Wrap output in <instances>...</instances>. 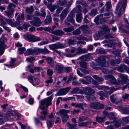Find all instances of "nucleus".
<instances>
[{"instance_id": "f257e3e1", "label": "nucleus", "mask_w": 129, "mask_h": 129, "mask_svg": "<svg viewBox=\"0 0 129 129\" xmlns=\"http://www.w3.org/2000/svg\"><path fill=\"white\" fill-rule=\"evenodd\" d=\"M119 76L122 79L118 80V81H117L114 77L111 75L109 74L105 76L104 77L106 80L112 81L116 84H124L127 82L128 79L126 75L121 74Z\"/></svg>"}, {"instance_id": "f03ea898", "label": "nucleus", "mask_w": 129, "mask_h": 129, "mask_svg": "<svg viewBox=\"0 0 129 129\" xmlns=\"http://www.w3.org/2000/svg\"><path fill=\"white\" fill-rule=\"evenodd\" d=\"M127 3V0H123L122 2H119L117 4L115 13H118L117 16L120 17L125 11Z\"/></svg>"}, {"instance_id": "7ed1b4c3", "label": "nucleus", "mask_w": 129, "mask_h": 129, "mask_svg": "<svg viewBox=\"0 0 129 129\" xmlns=\"http://www.w3.org/2000/svg\"><path fill=\"white\" fill-rule=\"evenodd\" d=\"M48 50L46 48L41 49L40 48H35L33 49H28L24 53L25 55L31 54H46L48 53Z\"/></svg>"}, {"instance_id": "20e7f679", "label": "nucleus", "mask_w": 129, "mask_h": 129, "mask_svg": "<svg viewBox=\"0 0 129 129\" xmlns=\"http://www.w3.org/2000/svg\"><path fill=\"white\" fill-rule=\"evenodd\" d=\"M7 41V40L4 37V35H2L0 39V56L4 53V50L5 49L6 45L5 44Z\"/></svg>"}, {"instance_id": "39448f33", "label": "nucleus", "mask_w": 129, "mask_h": 129, "mask_svg": "<svg viewBox=\"0 0 129 129\" xmlns=\"http://www.w3.org/2000/svg\"><path fill=\"white\" fill-rule=\"evenodd\" d=\"M24 39L30 42H34L41 40L39 37H37L34 35L25 34L24 35Z\"/></svg>"}, {"instance_id": "423d86ee", "label": "nucleus", "mask_w": 129, "mask_h": 129, "mask_svg": "<svg viewBox=\"0 0 129 129\" xmlns=\"http://www.w3.org/2000/svg\"><path fill=\"white\" fill-rule=\"evenodd\" d=\"M71 52L72 53H73L75 52L76 53L74 54H67L66 55L67 56L70 57H73L77 55L81 54V48L80 47L74 48L71 50Z\"/></svg>"}, {"instance_id": "0eeeda50", "label": "nucleus", "mask_w": 129, "mask_h": 129, "mask_svg": "<svg viewBox=\"0 0 129 129\" xmlns=\"http://www.w3.org/2000/svg\"><path fill=\"white\" fill-rule=\"evenodd\" d=\"M53 98V96L52 95L46 99L43 100L41 102V105L43 106H45L47 108L48 106L51 104V101Z\"/></svg>"}, {"instance_id": "6e6552de", "label": "nucleus", "mask_w": 129, "mask_h": 129, "mask_svg": "<svg viewBox=\"0 0 129 129\" xmlns=\"http://www.w3.org/2000/svg\"><path fill=\"white\" fill-rule=\"evenodd\" d=\"M89 106L90 108L95 109H99L104 108V105L98 102H94L90 103Z\"/></svg>"}, {"instance_id": "1a4fd4ad", "label": "nucleus", "mask_w": 129, "mask_h": 129, "mask_svg": "<svg viewBox=\"0 0 129 129\" xmlns=\"http://www.w3.org/2000/svg\"><path fill=\"white\" fill-rule=\"evenodd\" d=\"M105 20L103 17V15L100 14L97 16L94 20V21L97 25L100 23L102 24L104 23Z\"/></svg>"}, {"instance_id": "9d476101", "label": "nucleus", "mask_w": 129, "mask_h": 129, "mask_svg": "<svg viewBox=\"0 0 129 129\" xmlns=\"http://www.w3.org/2000/svg\"><path fill=\"white\" fill-rule=\"evenodd\" d=\"M27 78L28 80L32 84L34 85L38 84L39 82V79L37 78L34 77L31 75H29Z\"/></svg>"}, {"instance_id": "9b49d317", "label": "nucleus", "mask_w": 129, "mask_h": 129, "mask_svg": "<svg viewBox=\"0 0 129 129\" xmlns=\"http://www.w3.org/2000/svg\"><path fill=\"white\" fill-rule=\"evenodd\" d=\"M33 21H30L31 24L35 26H39L40 25L41 22L40 19L38 17H34L33 18Z\"/></svg>"}, {"instance_id": "f8f14e48", "label": "nucleus", "mask_w": 129, "mask_h": 129, "mask_svg": "<svg viewBox=\"0 0 129 129\" xmlns=\"http://www.w3.org/2000/svg\"><path fill=\"white\" fill-rule=\"evenodd\" d=\"M75 15L73 11H71L67 18V21L70 22L73 25H75V20L74 18Z\"/></svg>"}, {"instance_id": "ddd939ff", "label": "nucleus", "mask_w": 129, "mask_h": 129, "mask_svg": "<svg viewBox=\"0 0 129 129\" xmlns=\"http://www.w3.org/2000/svg\"><path fill=\"white\" fill-rule=\"evenodd\" d=\"M88 27L86 25H83L80 26L79 28L83 31L84 34H89L91 33L90 30L88 29Z\"/></svg>"}, {"instance_id": "4468645a", "label": "nucleus", "mask_w": 129, "mask_h": 129, "mask_svg": "<svg viewBox=\"0 0 129 129\" xmlns=\"http://www.w3.org/2000/svg\"><path fill=\"white\" fill-rule=\"evenodd\" d=\"M64 67L61 64H57L55 67V71L58 73L63 72Z\"/></svg>"}, {"instance_id": "2eb2a0df", "label": "nucleus", "mask_w": 129, "mask_h": 129, "mask_svg": "<svg viewBox=\"0 0 129 129\" xmlns=\"http://www.w3.org/2000/svg\"><path fill=\"white\" fill-rule=\"evenodd\" d=\"M85 94L90 95L94 93V90L90 87H87L83 90Z\"/></svg>"}, {"instance_id": "dca6fc26", "label": "nucleus", "mask_w": 129, "mask_h": 129, "mask_svg": "<svg viewBox=\"0 0 129 129\" xmlns=\"http://www.w3.org/2000/svg\"><path fill=\"white\" fill-rule=\"evenodd\" d=\"M73 3V1L71 0L68 2H66L65 1V4H67V8H65V16L69 12V8L71 6Z\"/></svg>"}, {"instance_id": "f3484780", "label": "nucleus", "mask_w": 129, "mask_h": 129, "mask_svg": "<svg viewBox=\"0 0 129 129\" xmlns=\"http://www.w3.org/2000/svg\"><path fill=\"white\" fill-rule=\"evenodd\" d=\"M107 57L106 55L102 56L99 57L96 59V61L98 63L99 65L100 64V63L105 61L106 58Z\"/></svg>"}, {"instance_id": "a211bd4d", "label": "nucleus", "mask_w": 129, "mask_h": 129, "mask_svg": "<svg viewBox=\"0 0 129 129\" xmlns=\"http://www.w3.org/2000/svg\"><path fill=\"white\" fill-rule=\"evenodd\" d=\"M57 115H58L62 118V120L64 122V110L63 109L60 110L59 111L56 113Z\"/></svg>"}, {"instance_id": "6ab92c4d", "label": "nucleus", "mask_w": 129, "mask_h": 129, "mask_svg": "<svg viewBox=\"0 0 129 129\" xmlns=\"http://www.w3.org/2000/svg\"><path fill=\"white\" fill-rule=\"evenodd\" d=\"M52 33L54 35L59 36H62L64 34V32L60 30H55L53 31Z\"/></svg>"}, {"instance_id": "aec40b11", "label": "nucleus", "mask_w": 129, "mask_h": 129, "mask_svg": "<svg viewBox=\"0 0 129 129\" xmlns=\"http://www.w3.org/2000/svg\"><path fill=\"white\" fill-rule=\"evenodd\" d=\"M106 93H105L104 92L102 91H100L99 92L96 93V94L99 95L100 96H104L106 98H107L109 97V96L108 95V94L107 93V91H105Z\"/></svg>"}, {"instance_id": "412c9836", "label": "nucleus", "mask_w": 129, "mask_h": 129, "mask_svg": "<svg viewBox=\"0 0 129 129\" xmlns=\"http://www.w3.org/2000/svg\"><path fill=\"white\" fill-rule=\"evenodd\" d=\"M58 7V5L56 4L52 6L50 4V5L47 6V8L52 12H54L55 10Z\"/></svg>"}, {"instance_id": "4be33fe9", "label": "nucleus", "mask_w": 129, "mask_h": 129, "mask_svg": "<svg viewBox=\"0 0 129 129\" xmlns=\"http://www.w3.org/2000/svg\"><path fill=\"white\" fill-rule=\"evenodd\" d=\"M40 114L41 115V116L39 118L43 120H46V116L47 114V111H42L41 112Z\"/></svg>"}, {"instance_id": "5701e85b", "label": "nucleus", "mask_w": 129, "mask_h": 129, "mask_svg": "<svg viewBox=\"0 0 129 129\" xmlns=\"http://www.w3.org/2000/svg\"><path fill=\"white\" fill-rule=\"evenodd\" d=\"M86 98L88 101L90 102L92 101L95 102L96 101V98L94 97V96L93 95L86 96Z\"/></svg>"}, {"instance_id": "b1692460", "label": "nucleus", "mask_w": 129, "mask_h": 129, "mask_svg": "<svg viewBox=\"0 0 129 129\" xmlns=\"http://www.w3.org/2000/svg\"><path fill=\"white\" fill-rule=\"evenodd\" d=\"M82 19V13L80 12L76 15V19L78 22L80 23L81 22Z\"/></svg>"}, {"instance_id": "393cba45", "label": "nucleus", "mask_w": 129, "mask_h": 129, "mask_svg": "<svg viewBox=\"0 0 129 129\" xmlns=\"http://www.w3.org/2000/svg\"><path fill=\"white\" fill-rule=\"evenodd\" d=\"M96 87L99 90H104L105 91L106 90V89L109 90V87L104 85L100 86L98 85L96 86Z\"/></svg>"}, {"instance_id": "a878e982", "label": "nucleus", "mask_w": 129, "mask_h": 129, "mask_svg": "<svg viewBox=\"0 0 129 129\" xmlns=\"http://www.w3.org/2000/svg\"><path fill=\"white\" fill-rule=\"evenodd\" d=\"M101 70L105 74L109 73L112 74L113 72V71L112 70L109 71L108 69L105 68H102Z\"/></svg>"}, {"instance_id": "bb28decb", "label": "nucleus", "mask_w": 129, "mask_h": 129, "mask_svg": "<svg viewBox=\"0 0 129 129\" xmlns=\"http://www.w3.org/2000/svg\"><path fill=\"white\" fill-rule=\"evenodd\" d=\"M14 12V11L12 10V11H11L8 9L7 11H5V12L6 15L9 18H10L12 16Z\"/></svg>"}, {"instance_id": "cd10ccee", "label": "nucleus", "mask_w": 129, "mask_h": 129, "mask_svg": "<svg viewBox=\"0 0 129 129\" xmlns=\"http://www.w3.org/2000/svg\"><path fill=\"white\" fill-rule=\"evenodd\" d=\"M106 10L107 12H109L110 11L111 8V2L110 1H108L106 2Z\"/></svg>"}, {"instance_id": "c85d7f7f", "label": "nucleus", "mask_w": 129, "mask_h": 129, "mask_svg": "<svg viewBox=\"0 0 129 129\" xmlns=\"http://www.w3.org/2000/svg\"><path fill=\"white\" fill-rule=\"evenodd\" d=\"M80 67L82 69L86 68L87 67L88 64L87 63L84 61H80L79 63Z\"/></svg>"}, {"instance_id": "c756f323", "label": "nucleus", "mask_w": 129, "mask_h": 129, "mask_svg": "<svg viewBox=\"0 0 129 129\" xmlns=\"http://www.w3.org/2000/svg\"><path fill=\"white\" fill-rule=\"evenodd\" d=\"M34 9L33 6H31L30 8L26 7L25 11L27 13L31 14L34 11Z\"/></svg>"}, {"instance_id": "7c9ffc66", "label": "nucleus", "mask_w": 129, "mask_h": 129, "mask_svg": "<svg viewBox=\"0 0 129 129\" xmlns=\"http://www.w3.org/2000/svg\"><path fill=\"white\" fill-rule=\"evenodd\" d=\"M126 66L122 64L117 68L119 72H123L125 70Z\"/></svg>"}, {"instance_id": "2f4dec72", "label": "nucleus", "mask_w": 129, "mask_h": 129, "mask_svg": "<svg viewBox=\"0 0 129 129\" xmlns=\"http://www.w3.org/2000/svg\"><path fill=\"white\" fill-rule=\"evenodd\" d=\"M98 13L97 10L96 9H94L91 10L89 13L90 15L92 17H94Z\"/></svg>"}, {"instance_id": "473e14b6", "label": "nucleus", "mask_w": 129, "mask_h": 129, "mask_svg": "<svg viewBox=\"0 0 129 129\" xmlns=\"http://www.w3.org/2000/svg\"><path fill=\"white\" fill-rule=\"evenodd\" d=\"M53 20L55 21V24L58 26V21H59L57 17H58V15L56 14H54L53 15Z\"/></svg>"}, {"instance_id": "72a5a7b5", "label": "nucleus", "mask_w": 129, "mask_h": 129, "mask_svg": "<svg viewBox=\"0 0 129 129\" xmlns=\"http://www.w3.org/2000/svg\"><path fill=\"white\" fill-rule=\"evenodd\" d=\"M108 116L110 120H114L117 119V118L115 117V114L112 112L109 114Z\"/></svg>"}, {"instance_id": "f704fd0d", "label": "nucleus", "mask_w": 129, "mask_h": 129, "mask_svg": "<svg viewBox=\"0 0 129 129\" xmlns=\"http://www.w3.org/2000/svg\"><path fill=\"white\" fill-rule=\"evenodd\" d=\"M109 63L108 61H105L103 62L100 63V64L99 66L102 67H108L109 66Z\"/></svg>"}, {"instance_id": "c9c22d12", "label": "nucleus", "mask_w": 129, "mask_h": 129, "mask_svg": "<svg viewBox=\"0 0 129 129\" xmlns=\"http://www.w3.org/2000/svg\"><path fill=\"white\" fill-rule=\"evenodd\" d=\"M6 21L11 26H16V25L13 23L11 19H6Z\"/></svg>"}, {"instance_id": "e433bc0d", "label": "nucleus", "mask_w": 129, "mask_h": 129, "mask_svg": "<svg viewBox=\"0 0 129 129\" xmlns=\"http://www.w3.org/2000/svg\"><path fill=\"white\" fill-rule=\"evenodd\" d=\"M16 7V6L13 3H10L8 5L7 9L11 11H12V10H14L13 9L15 8Z\"/></svg>"}, {"instance_id": "4c0bfd02", "label": "nucleus", "mask_w": 129, "mask_h": 129, "mask_svg": "<svg viewBox=\"0 0 129 129\" xmlns=\"http://www.w3.org/2000/svg\"><path fill=\"white\" fill-rule=\"evenodd\" d=\"M71 105L73 106H75L76 108H80L82 110H84V108L82 106L81 104H78L76 103H72Z\"/></svg>"}, {"instance_id": "58836bf2", "label": "nucleus", "mask_w": 129, "mask_h": 129, "mask_svg": "<svg viewBox=\"0 0 129 129\" xmlns=\"http://www.w3.org/2000/svg\"><path fill=\"white\" fill-rule=\"evenodd\" d=\"M80 69L82 72L86 74H89L90 71V70L88 69V67L86 68Z\"/></svg>"}, {"instance_id": "ea45409f", "label": "nucleus", "mask_w": 129, "mask_h": 129, "mask_svg": "<svg viewBox=\"0 0 129 129\" xmlns=\"http://www.w3.org/2000/svg\"><path fill=\"white\" fill-rule=\"evenodd\" d=\"M47 19L44 21L45 23L47 24H48L50 23L52 21L51 17L50 16H47L46 17Z\"/></svg>"}, {"instance_id": "a19ab883", "label": "nucleus", "mask_w": 129, "mask_h": 129, "mask_svg": "<svg viewBox=\"0 0 129 129\" xmlns=\"http://www.w3.org/2000/svg\"><path fill=\"white\" fill-rule=\"evenodd\" d=\"M80 91L79 88V87H76L74 88L72 91H71V93L72 94L78 93Z\"/></svg>"}, {"instance_id": "79ce46f5", "label": "nucleus", "mask_w": 129, "mask_h": 129, "mask_svg": "<svg viewBox=\"0 0 129 129\" xmlns=\"http://www.w3.org/2000/svg\"><path fill=\"white\" fill-rule=\"evenodd\" d=\"M121 108L122 109L121 111V113L123 114H127L129 113V108H124L122 107H121Z\"/></svg>"}, {"instance_id": "37998d69", "label": "nucleus", "mask_w": 129, "mask_h": 129, "mask_svg": "<svg viewBox=\"0 0 129 129\" xmlns=\"http://www.w3.org/2000/svg\"><path fill=\"white\" fill-rule=\"evenodd\" d=\"M49 47L51 49L53 50V51L56 50L57 49H58L57 44H53L52 45H50Z\"/></svg>"}, {"instance_id": "c03bdc74", "label": "nucleus", "mask_w": 129, "mask_h": 129, "mask_svg": "<svg viewBox=\"0 0 129 129\" xmlns=\"http://www.w3.org/2000/svg\"><path fill=\"white\" fill-rule=\"evenodd\" d=\"M104 117L99 116L96 117V120L97 122L99 123H101L105 121Z\"/></svg>"}, {"instance_id": "a18cd8bd", "label": "nucleus", "mask_w": 129, "mask_h": 129, "mask_svg": "<svg viewBox=\"0 0 129 129\" xmlns=\"http://www.w3.org/2000/svg\"><path fill=\"white\" fill-rule=\"evenodd\" d=\"M24 19V13H22L21 16L19 15L17 18V20L18 21H23Z\"/></svg>"}, {"instance_id": "49530a36", "label": "nucleus", "mask_w": 129, "mask_h": 129, "mask_svg": "<svg viewBox=\"0 0 129 129\" xmlns=\"http://www.w3.org/2000/svg\"><path fill=\"white\" fill-rule=\"evenodd\" d=\"M64 80V77L62 78L61 77H58V79L57 80V82L56 83L57 84L59 85L60 83H62L63 85H64V83H62V82Z\"/></svg>"}, {"instance_id": "de8ad7c7", "label": "nucleus", "mask_w": 129, "mask_h": 129, "mask_svg": "<svg viewBox=\"0 0 129 129\" xmlns=\"http://www.w3.org/2000/svg\"><path fill=\"white\" fill-rule=\"evenodd\" d=\"M122 98L124 101L129 99V94L127 93L123 94L122 95Z\"/></svg>"}, {"instance_id": "09e8293b", "label": "nucleus", "mask_w": 129, "mask_h": 129, "mask_svg": "<svg viewBox=\"0 0 129 129\" xmlns=\"http://www.w3.org/2000/svg\"><path fill=\"white\" fill-rule=\"evenodd\" d=\"M56 95H63L64 94V89L63 88L60 89L59 91L57 92Z\"/></svg>"}, {"instance_id": "8fccbe9b", "label": "nucleus", "mask_w": 129, "mask_h": 129, "mask_svg": "<svg viewBox=\"0 0 129 129\" xmlns=\"http://www.w3.org/2000/svg\"><path fill=\"white\" fill-rule=\"evenodd\" d=\"M97 63L93 62H92L90 63V66H91L93 67V69L96 70H99L101 68L99 67L94 66L96 65Z\"/></svg>"}, {"instance_id": "3c124183", "label": "nucleus", "mask_w": 129, "mask_h": 129, "mask_svg": "<svg viewBox=\"0 0 129 129\" xmlns=\"http://www.w3.org/2000/svg\"><path fill=\"white\" fill-rule=\"evenodd\" d=\"M114 122V125L115 127L117 128L121 126V124L119 121H111V123L112 124Z\"/></svg>"}, {"instance_id": "603ef678", "label": "nucleus", "mask_w": 129, "mask_h": 129, "mask_svg": "<svg viewBox=\"0 0 129 129\" xmlns=\"http://www.w3.org/2000/svg\"><path fill=\"white\" fill-rule=\"evenodd\" d=\"M117 89V88H115L114 86H113L111 87V90L109 91H107V93H108L109 94H110L114 91Z\"/></svg>"}, {"instance_id": "864d4df0", "label": "nucleus", "mask_w": 129, "mask_h": 129, "mask_svg": "<svg viewBox=\"0 0 129 129\" xmlns=\"http://www.w3.org/2000/svg\"><path fill=\"white\" fill-rule=\"evenodd\" d=\"M87 119L88 117H87L84 116H81L79 118L78 122L80 123L82 121H84L85 120H87Z\"/></svg>"}, {"instance_id": "5fc2aeb1", "label": "nucleus", "mask_w": 129, "mask_h": 129, "mask_svg": "<svg viewBox=\"0 0 129 129\" xmlns=\"http://www.w3.org/2000/svg\"><path fill=\"white\" fill-rule=\"evenodd\" d=\"M74 30L73 26L72 25L70 27L65 28V32H71Z\"/></svg>"}, {"instance_id": "6e6d98bb", "label": "nucleus", "mask_w": 129, "mask_h": 129, "mask_svg": "<svg viewBox=\"0 0 129 129\" xmlns=\"http://www.w3.org/2000/svg\"><path fill=\"white\" fill-rule=\"evenodd\" d=\"M97 52L99 54H106L107 52L104 49H99L96 50Z\"/></svg>"}, {"instance_id": "4d7b16f0", "label": "nucleus", "mask_w": 129, "mask_h": 129, "mask_svg": "<svg viewBox=\"0 0 129 129\" xmlns=\"http://www.w3.org/2000/svg\"><path fill=\"white\" fill-rule=\"evenodd\" d=\"M46 59L47 60V63L49 64H53L54 63V60L53 58L51 57H47Z\"/></svg>"}, {"instance_id": "13d9d810", "label": "nucleus", "mask_w": 129, "mask_h": 129, "mask_svg": "<svg viewBox=\"0 0 129 129\" xmlns=\"http://www.w3.org/2000/svg\"><path fill=\"white\" fill-rule=\"evenodd\" d=\"M81 6L79 5H77L76 8L74 9L73 10L74 11H73L74 12V11H75L77 13H78L79 12L78 11L80 12L81 11Z\"/></svg>"}, {"instance_id": "bf43d9fd", "label": "nucleus", "mask_w": 129, "mask_h": 129, "mask_svg": "<svg viewBox=\"0 0 129 129\" xmlns=\"http://www.w3.org/2000/svg\"><path fill=\"white\" fill-rule=\"evenodd\" d=\"M25 50L26 49L24 47L20 48L18 49V53L20 54H22L23 53Z\"/></svg>"}, {"instance_id": "052dcab7", "label": "nucleus", "mask_w": 129, "mask_h": 129, "mask_svg": "<svg viewBox=\"0 0 129 129\" xmlns=\"http://www.w3.org/2000/svg\"><path fill=\"white\" fill-rule=\"evenodd\" d=\"M66 124L68 125V126L70 129H75L76 128V125L71 124L68 122H67Z\"/></svg>"}, {"instance_id": "680f3d73", "label": "nucleus", "mask_w": 129, "mask_h": 129, "mask_svg": "<svg viewBox=\"0 0 129 129\" xmlns=\"http://www.w3.org/2000/svg\"><path fill=\"white\" fill-rule=\"evenodd\" d=\"M110 99L111 101L113 103H117L118 102V100L116 98L113 96H111Z\"/></svg>"}, {"instance_id": "e2e57ef3", "label": "nucleus", "mask_w": 129, "mask_h": 129, "mask_svg": "<svg viewBox=\"0 0 129 129\" xmlns=\"http://www.w3.org/2000/svg\"><path fill=\"white\" fill-rule=\"evenodd\" d=\"M78 123H79L78 126H79L82 127L88 125L89 123H90V122H80Z\"/></svg>"}, {"instance_id": "0e129e2a", "label": "nucleus", "mask_w": 129, "mask_h": 129, "mask_svg": "<svg viewBox=\"0 0 129 129\" xmlns=\"http://www.w3.org/2000/svg\"><path fill=\"white\" fill-rule=\"evenodd\" d=\"M47 73L48 75L49 76V77L51 76L53 73V70L50 69H48L47 71Z\"/></svg>"}, {"instance_id": "69168bd1", "label": "nucleus", "mask_w": 129, "mask_h": 129, "mask_svg": "<svg viewBox=\"0 0 129 129\" xmlns=\"http://www.w3.org/2000/svg\"><path fill=\"white\" fill-rule=\"evenodd\" d=\"M79 28L77 29L72 32L73 34L75 35H78L81 33V31L79 30Z\"/></svg>"}, {"instance_id": "338daca9", "label": "nucleus", "mask_w": 129, "mask_h": 129, "mask_svg": "<svg viewBox=\"0 0 129 129\" xmlns=\"http://www.w3.org/2000/svg\"><path fill=\"white\" fill-rule=\"evenodd\" d=\"M72 71V68L70 67H65V72L69 73L71 72Z\"/></svg>"}, {"instance_id": "774afa93", "label": "nucleus", "mask_w": 129, "mask_h": 129, "mask_svg": "<svg viewBox=\"0 0 129 129\" xmlns=\"http://www.w3.org/2000/svg\"><path fill=\"white\" fill-rule=\"evenodd\" d=\"M112 53L116 56H120V51L118 50H117L115 51H112Z\"/></svg>"}]
</instances>
